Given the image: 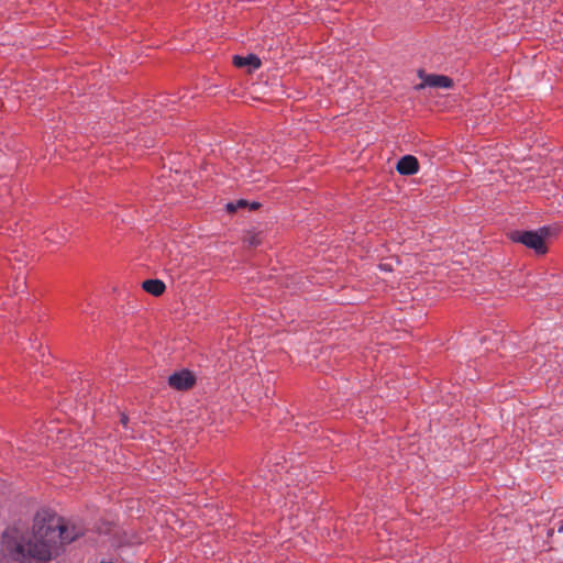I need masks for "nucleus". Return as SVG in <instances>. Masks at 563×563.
Segmentation results:
<instances>
[{"label": "nucleus", "instance_id": "1", "mask_svg": "<svg viewBox=\"0 0 563 563\" xmlns=\"http://www.w3.org/2000/svg\"><path fill=\"white\" fill-rule=\"evenodd\" d=\"M80 534L75 526H69L51 509L43 508L34 515L31 537L16 527L2 533L1 551L11 563H47Z\"/></svg>", "mask_w": 563, "mask_h": 563}, {"label": "nucleus", "instance_id": "2", "mask_svg": "<svg viewBox=\"0 0 563 563\" xmlns=\"http://www.w3.org/2000/svg\"><path fill=\"white\" fill-rule=\"evenodd\" d=\"M548 234V229L543 228L540 231H516L511 234V239L516 242L522 243L527 247L534 250L538 254L547 252L544 238Z\"/></svg>", "mask_w": 563, "mask_h": 563}, {"label": "nucleus", "instance_id": "3", "mask_svg": "<svg viewBox=\"0 0 563 563\" xmlns=\"http://www.w3.org/2000/svg\"><path fill=\"white\" fill-rule=\"evenodd\" d=\"M168 384L174 389L187 390L195 385V376L189 371L184 369L170 375Z\"/></svg>", "mask_w": 563, "mask_h": 563}, {"label": "nucleus", "instance_id": "4", "mask_svg": "<svg viewBox=\"0 0 563 563\" xmlns=\"http://www.w3.org/2000/svg\"><path fill=\"white\" fill-rule=\"evenodd\" d=\"M433 87V88H444L449 89L453 86V81L451 78L444 75H427L423 78V81L417 86L418 89L424 87Z\"/></svg>", "mask_w": 563, "mask_h": 563}, {"label": "nucleus", "instance_id": "5", "mask_svg": "<svg viewBox=\"0 0 563 563\" xmlns=\"http://www.w3.org/2000/svg\"><path fill=\"white\" fill-rule=\"evenodd\" d=\"M396 169L400 175H413L419 170L418 159L412 155L402 156L398 161Z\"/></svg>", "mask_w": 563, "mask_h": 563}, {"label": "nucleus", "instance_id": "6", "mask_svg": "<svg viewBox=\"0 0 563 563\" xmlns=\"http://www.w3.org/2000/svg\"><path fill=\"white\" fill-rule=\"evenodd\" d=\"M143 289L153 295V296H161L165 291V284L159 279H147L144 280L142 284Z\"/></svg>", "mask_w": 563, "mask_h": 563}, {"label": "nucleus", "instance_id": "7", "mask_svg": "<svg viewBox=\"0 0 563 563\" xmlns=\"http://www.w3.org/2000/svg\"><path fill=\"white\" fill-rule=\"evenodd\" d=\"M233 64L236 67L251 66L252 68H258L261 66V60L257 56H255L253 54H251L246 57L235 55L233 57Z\"/></svg>", "mask_w": 563, "mask_h": 563}, {"label": "nucleus", "instance_id": "8", "mask_svg": "<svg viewBox=\"0 0 563 563\" xmlns=\"http://www.w3.org/2000/svg\"><path fill=\"white\" fill-rule=\"evenodd\" d=\"M244 243H245L249 247H255V246H257L258 244H261L260 235H258L257 233L249 232V233L246 234V236L244 238Z\"/></svg>", "mask_w": 563, "mask_h": 563}, {"label": "nucleus", "instance_id": "9", "mask_svg": "<svg viewBox=\"0 0 563 563\" xmlns=\"http://www.w3.org/2000/svg\"><path fill=\"white\" fill-rule=\"evenodd\" d=\"M246 206V201L245 200H239L236 203H228L227 205V208L230 212H233L235 211L238 208L240 207H244Z\"/></svg>", "mask_w": 563, "mask_h": 563}, {"label": "nucleus", "instance_id": "10", "mask_svg": "<svg viewBox=\"0 0 563 563\" xmlns=\"http://www.w3.org/2000/svg\"><path fill=\"white\" fill-rule=\"evenodd\" d=\"M121 422H122V424H123V426H126V423H128V417H126L125 415H122V416H121Z\"/></svg>", "mask_w": 563, "mask_h": 563}, {"label": "nucleus", "instance_id": "11", "mask_svg": "<svg viewBox=\"0 0 563 563\" xmlns=\"http://www.w3.org/2000/svg\"><path fill=\"white\" fill-rule=\"evenodd\" d=\"M380 268L390 271V267L387 264H380Z\"/></svg>", "mask_w": 563, "mask_h": 563}, {"label": "nucleus", "instance_id": "12", "mask_svg": "<svg viewBox=\"0 0 563 563\" xmlns=\"http://www.w3.org/2000/svg\"><path fill=\"white\" fill-rule=\"evenodd\" d=\"M258 206H260L258 203L254 202V203L252 205V209H256V208H258Z\"/></svg>", "mask_w": 563, "mask_h": 563}, {"label": "nucleus", "instance_id": "13", "mask_svg": "<svg viewBox=\"0 0 563 563\" xmlns=\"http://www.w3.org/2000/svg\"><path fill=\"white\" fill-rule=\"evenodd\" d=\"M562 530H563V527L560 529V531H562Z\"/></svg>", "mask_w": 563, "mask_h": 563}]
</instances>
